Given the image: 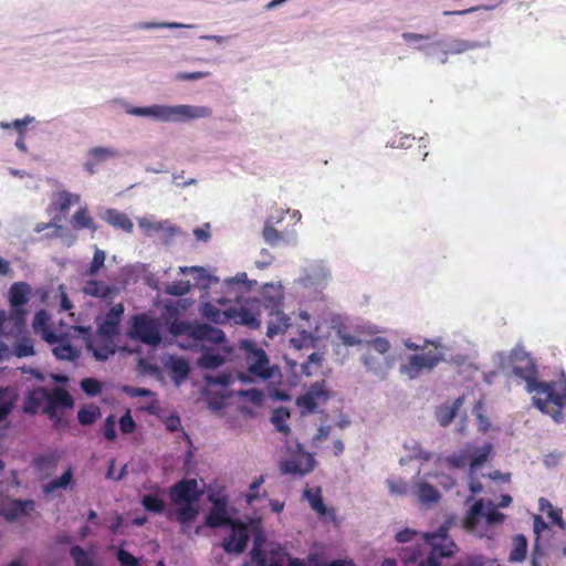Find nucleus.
<instances>
[{"label": "nucleus", "mask_w": 566, "mask_h": 566, "mask_svg": "<svg viewBox=\"0 0 566 566\" xmlns=\"http://www.w3.org/2000/svg\"><path fill=\"white\" fill-rule=\"evenodd\" d=\"M501 368H511L512 374L525 381V389L533 394L532 402L542 413L560 422L566 407V378L555 381L538 380V368L531 355L521 347L513 348Z\"/></svg>", "instance_id": "1"}, {"label": "nucleus", "mask_w": 566, "mask_h": 566, "mask_svg": "<svg viewBox=\"0 0 566 566\" xmlns=\"http://www.w3.org/2000/svg\"><path fill=\"white\" fill-rule=\"evenodd\" d=\"M282 306L283 292L281 287L274 284H265L260 297L249 298L245 305L239 307L235 319L239 324L250 328H259L261 310L269 311V315L273 318L268 324L266 335L273 337L284 333L290 326V317L283 313Z\"/></svg>", "instance_id": "2"}, {"label": "nucleus", "mask_w": 566, "mask_h": 566, "mask_svg": "<svg viewBox=\"0 0 566 566\" xmlns=\"http://www.w3.org/2000/svg\"><path fill=\"white\" fill-rule=\"evenodd\" d=\"M126 112L135 116H148L161 122H175L182 118H200L209 117L212 111L208 106H190V105H153L147 107L127 106Z\"/></svg>", "instance_id": "3"}, {"label": "nucleus", "mask_w": 566, "mask_h": 566, "mask_svg": "<svg viewBox=\"0 0 566 566\" xmlns=\"http://www.w3.org/2000/svg\"><path fill=\"white\" fill-rule=\"evenodd\" d=\"M366 353L361 361L366 369L380 378H385L392 367V358L389 357L390 342L386 337L376 336L366 340Z\"/></svg>", "instance_id": "4"}, {"label": "nucleus", "mask_w": 566, "mask_h": 566, "mask_svg": "<svg viewBox=\"0 0 566 566\" xmlns=\"http://www.w3.org/2000/svg\"><path fill=\"white\" fill-rule=\"evenodd\" d=\"M491 453L492 446L490 443L480 448L468 444L459 452L448 455L444 462L450 469H463L469 465V476L473 480L475 471L490 459Z\"/></svg>", "instance_id": "5"}, {"label": "nucleus", "mask_w": 566, "mask_h": 566, "mask_svg": "<svg viewBox=\"0 0 566 566\" xmlns=\"http://www.w3.org/2000/svg\"><path fill=\"white\" fill-rule=\"evenodd\" d=\"M434 346V350L429 349L423 354L411 355L407 363L400 366V373L408 376L410 379L417 378L422 371H430L444 359L443 353L438 350L440 344L434 342H427Z\"/></svg>", "instance_id": "6"}, {"label": "nucleus", "mask_w": 566, "mask_h": 566, "mask_svg": "<svg viewBox=\"0 0 566 566\" xmlns=\"http://www.w3.org/2000/svg\"><path fill=\"white\" fill-rule=\"evenodd\" d=\"M160 321L146 314L133 317L129 336L149 346H158L161 343Z\"/></svg>", "instance_id": "7"}, {"label": "nucleus", "mask_w": 566, "mask_h": 566, "mask_svg": "<svg viewBox=\"0 0 566 566\" xmlns=\"http://www.w3.org/2000/svg\"><path fill=\"white\" fill-rule=\"evenodd\" d=\"M243 347L247 352L248 371L253 376L263 380L271 379L275 371H279L277 366H271L266 353L255 346L253 342L245 340Z\"/></svg>", "instance_id": "8"}, {"label": "nucleus", "mask_w": 566, "mask_h": 566, "mask_svg": "<svg viewBox=\"0 0 566 566\" xmlns=\"http://www.w3.org/2000/svg\"><path fill=\"white\" fill-rule=\"evenodd\" d=\"M200 495L201 491L195 479H182L169 488V497L176 505L192 504L199 500Z\"/></svg>", "instance_id": "9"}, {"label": "nucleus", "mask_w": 566, "mask_h": 566, "mask_svg": "<svg viewBox=\"0 0 566 566\" xmlns=\"http://www.w3.org/2000/svg\"><path fill=\"white\" fill-rule=\"evenodd\" d=\"M123 314V304H116L111 307L104 317H97V337L113 340L119 333V323Z\"/></svg>", "instance_id": "10"}, {"label": "nucleus", "mask_w": 566, "mask_h": 566, "mask_svg": "<svg viewBox=\"0 0 566 566\" xmlns=\"http://www.w3.org/2000/svg\"><path fill=\"white\" fill-rule=\"evenodd\" d=\"M40 392L44 397L46 405L43 408V412L50 417L55 416L60 408H72L74 402L72 396L63 388H54L52 391L46 388L40 387Z\"/></svg>", "instance_id": "11"}, {"label": "nucleus", "mask_w": 566, "mask_h": 566, "mask_svg": "<svg viewBox=\"0 0 566 566\" xmlns=\"http://www.w3.org/2000/svg\"><path fill=\"white\" fill-rule=\"evenodd\" d=\"M230 527L231 534L223 539L222 547L228 554H242L249 542L248 527L240 521L233 523Z\"/></svg>", "instance_id": "12"}, {"label": "nucleus", "mask_w": 566, "mask_h": 566, "mask_svg": "<svg viewBox=\"0 0 566 566\" xmlns=\"http://www.w3.org/2000/svg\"><path fill=\"white\" fill-rule=\"evenodd\" d=\"M315 460L312 454L307 452H300L294 454L291 459L281 463L282 474H293L303 476L314 470Z\"/></svg>", "instance_id": "13"}, {"label": "nucleus", "mask_w": 566, "mask_h": 566, "mask_svg": "<svg viewBox=\"0 0 566 566\" xmlns=\"http://www.w3.org/2000/svg\"><path fill=\"white\" fill-rule=\"evenodd\" d=\"M237 522V520H232L228 514L226 499H217L213 501L212 507L206 517L207 526L212 528L231 526Z\"/></svg>", "instance_id": "14"}, {"label": "nucleus", "mask_w": 566, "mask_h": 566, "mask_svg": "<svg viewBox=\"0 0 566 566\" xmlns=\"http://www.w3.org/2000/svg\"><path fill=\"white\" fill-rule=\"evenodd\" d=\"M327 398L328 394L323 385L315 384L305 395L297 397L296 405L302 409V412L313 413L317 410V401Z\"/></svg>", "instance_id": "15"}, {"label": "nucleus", "mask_w": 566, "mask_h": 566, "mask_svg": "<svg viewBox=\"0 0 566 566\" xmlns=\"http://www.w3.org/2000/svg\"><path fill=\"white\" fill-rule=\"evenodd\" d=\"M35 507L33 500L13 499L2 509V515L7 521H15L21 516L29 515Z\"/></svg>", "instance_id": "16"}, {"label": "nucleus", "mask_w": 566, "mask_h": 566, "mask_svg": "<svg viewBox=\"0 0 566 566\" xmlns=\"http://www.w3.org/2000/svg\"><path fill=\"white\" fill-rule=\"evenodd\" d=\"M119 154L115 148L111 147H93L87 151V160L84 164L85 170L93 175L96 172V167L107 161L108 159L117 157Z\"/></svg>", "instance_id": "17"}, {"label": "nucleus", "mask_w": 566, "mask_h": 566, "mask_svg": "<svg viewBox=\"0 0 566 566\" xmlns=\"http://www.w3.org/2000/svg\"><path fill=\"white\" fill-rule=\"evenodd\" d=\"M101 218L113 228L120 229L126 233H132L134 230V223L129 217L116 209H106Z\"/></svg>", "instance_id": "18"}, {"label": "nucleus", "mask_w": 566, "mask_h": 566, "mask_svg": "<svg viewBox=\"0 0 566 566\" xmlns=\"http://www.w3.org/2000/svg\"><path fill=\"white\" fill-rule=\"evenodd\" d=\"M239 308H229L221 311L211 303H205L202 306V315L212 323L224 324L229 319H233L235 323V315H238Z\"/></svg>", "instance_id": "19"}, {"label": "nucleus", "mask_w": 566, "mask_h": 566, "mask_svg": "<svg viewBox=\"0 0 566 566\" xmlns=\"http://www.w3.org/2000/svg\"><path fill=\"white\" fill-rule=\"evenodd\" d=\"M31 287L25 282H15L9 289V302L14 311H19L20 307L29 302Z\"/></svg>", "instance_id": "20"}, {"label": "nucleus", "mask_w": 566, "mask_h": 566, "mask_svg": "<svg viewBox=\"0 0 566 566\" xmlns=\"http://www.w3.org/2000/svg\"><path fill=\"white\" fill-rule=\"evenodd\" d=\"M113 340H105L104 338L97 339V337L87 340V350L93 354L97 360H106L115 354V349L112 345Z\"/></svg>", "instance_id": "21"}, {"label": "nucleus", "mask_w": 566, "mask_h": 566, "mask_svg": "<svg viewBox=\"0 0 566 566\" xmlns=\"http://www.w3.org/2000/svg\"><path fill=\"white\" fill-rule=\"evenodd\" d=\"M72 228L76 231L87 229L92 233H95L98 229V226L95 223L92 218L87 207H81L75 211L71 219Z\"/></svg>", "instance_id": "22"}, {"label": "nucleus", "mask_w": 566, "mask_h": 566, "mask_svg": "<svg viewBox=\"0 0 566 566\" xmlns=\"http://www.w3.org/2000/svg\"><path fill=\"white\" fill-rule=\"evenodd\" d=\"M18 395L10 387L0 388V422L4 421L15 407Z\"/></svg>", "instance_id": "23"}, {"label": "nucleus", "mask_w": 566, "mask_h": 566, "mask_svg": "<svg viewBox=\"0 0 566 566\" xmlns=\"http://www.w3.org/2000/svg\"><path fill=\"white\" fill-rule=\"evenodd\" d=\"M539 511L551 520V522L557 525L560 530H566V523L563 520V511L559 507H555L547 499L541 497L538 500Z\"/></svg>", "instance_id": "24"}, {"label": "nucleus", "mask_w": 566, "mask_h": 566, "mask_svg": "<svg viewBox=\"0 0 566 566\" xmlns=\"http://www.w3.org/2000/svg\"><path fill=\"white\" fill-rule=\"evenodd\" d=\"M417 495L419 501L424 505H431L438 503L440 500V493L438 490L426 481H419L416 483Z\"/></svg>", "instance_id": "25"}, {"label": "nucleus", "mask_w": 566, "mask_h": 566, "mask_svg": "<svg viewBox=\"0 0 566 566\" xmlns=\"http://www.w3.org/2000/svg\"><path fill=\"white\" fill-rule=\"evenodd\" d=\"M265 539L262 535H256L253 541L252 549L250 551V565L254 566H268L266 554L263 551V544Z\"/></svg>", "instance_id": "26"}, {"label": "nucleus", "mask_w": 566, "mask_h": 566, "mask_svg": "<svg viewBox=\"0 0 566 566\" xmlns=\"http://www.w3.org/2000/svg\"><path fill=\"white\" fill-rule=\"evenodd\" d=\"M83 292L93 297L107 298L112 294V287L103 281L90 280L85 283Z\"/></svg>", "instance_id": "27"}, {"label": "nucleus", "mask_w": 566, "mask_h": 566, "mask_svg": "<svg viewBox=\"0 0 566 566\" xmlns=\"http://www.w3.org/2000/svg\"><path fill=\"white\" fill-rule=\"evenodd\" d=\"M513 548L510 553L509 560L511 563L523 562L527 555V539L524 535L517 534L512 541Z\"/></svg>", "instance_id": "28"}, {"label": "nucleus", "mask_w": 566, "mask_h": 566, "mask_svg": "<svg viewBox=\"0 0 566 566\" xmlns=\"http://www.w3.org/2000/svg\"><path fill=\"white\" fill-rule=\"evenodd\" d=\"M304 497L307 499L311 509L315 511L318 515L325 516L327 514L328 511L326 505L324 504L322 491L319 488L315 490L305 489Z\"/></svg>", "instance_id": "29"}, {"label": "nucleus", "mask_w": 566, "mask_h": 566, "mask_svg": "<svg viewBox=\"0 0 566 566\" xmlns=\"http://www.w3.org/2000/svg\"><path fill=\"white\" fill-rule=\"evenodd\" d=\"M462 403V398H458L452 406H442L437 410V419L443 427L450 424L455 418L458 409Z\"/></svg>", "instance_id": "30"}, {"label": "nucleus", "mask_w": 566, "mask_h": 566, "mask_svg": "<svg viewBox=\"0 0 566 566\" xmlns=\"http://www.w3.org/2000/svg\"><path fill=\"white\" fill-rule=\"evenodd\" d=\"M483 500H478L468 511L464 525L468 530H474L481 516L485 517Z\"/></svg>", "instance_id": "31"}, {"label": "nucleus", "mask_w": 566, "mask_h": 566, "mask_svg": "<svg viewBox=\"0 0 566 566\" xmlns=\"http://www.w3.org/2000/svg\"><path fill=\"white\" fill-rule=\"evenodd\" d=\"M78 202H80L78 195L71 193L66 190H62L56 193V200L54 201V206L60 212L65 213L69 211V209L72 205H75Z\"/></svg>", "instance_id": "32"}, {"label": "nucleus", "mask_w": 566, "mask_h": 566, "mask_svg": "<svg viewBox=\"0 0 566 566\" xmlns=\"http://www.w3.org/2000/svg\"><path fill=\"white\" fill-rule=\"evenodd\" d=\"M53 354L57 359L74 360L77 357V350L65 339L62 338L53 348Z\"/></svg>", "instance_id": "33"}, {"label": "nucleus", "mask_w": 566, "mask_h": 566, "mask_svg": "<svg viewBox=\"0 0 566 566\" xmlns=\"http://www.w3.org/2000/svg\"><path fill=\"white\" fill-rule=\"evenodd\" d=\"M142 505L147 512L161 514L165 511L166 503L156 494H145L142 497Z\"/></svg>", "instance_id": "34"}, {"label": "nucleus", "mask_w": 566, "mask_h": 566, "mask_svg": "<svg viewBox=\"0 0 566 566\" xmlns=\"http://www.w3.org/2000/svg\"><path fill=\"white\" fill-rule=\"evenodd\" d=\"M73 479V472L72 469L69 468L60 478L53 479L48 484L44 485V493L50 494L54 492L57 489H66Z\"/></svg>", "instance_id": "35"}, {"label": "nucleus", "mask_w": 566, "mask_h": 566, "mask_svg": "<svg viewBox=\"0 0 566 566\" xmlns=\"http://www.w3.org/2000/svg\"><path fill=\"white\" fill-rule=\"evenodd\" d=\"M70 555L74 560V566H95L92 557L80 545H74L71 547Z\"/></svg>", "instance_id": "36"}, {"label": "nucleus", "mask_w": 566, "mask_h": 566, "mask_svg": "<svg viewBox=\"0 0 566 566\" xmlns=\"http://www.w3.org/2000/svg\"><path fill=\"white\" fill-rule=\"evenodd\" d=\"M289 418H290L289 410L285 408H279V409L274 410L271 421L275 426L277 431H280L284 434H289L290 428L286 424V421Z\"/></svg>", "instance_id": "37"}, {"label": "nucleus", "mask_w": 566, "mask_h": 566, "mask_svg": "<svg viewBox=\"0 0 566 566\" xmlns=\"http://www.w3.org/2000/svg\"><path fill=\"white\" fill-rule=\"evenodd\" d=\"M13 353L19 358L33 356L35 354L33 340L29 337L20 338L13 347Z\"/></svg>", "instance_id": "38"}, {"label": "nucleus", "mask_w": 566, "mask_h": 566, "mask_svg": "<svg viewBox=\"0 0 566 566\" xmlns=\"http://www.w3.org/2000/svg\"><path fill=\"white\" fill-rule=\"evenodd\" d=\"M198 515V510L192 505L186 503L184 506H180L176 511V520L181 525H186L192 522Z\"/></svg>", "instance_id": "39"}, {"label": "nucleus", "mask_w": 566, "mask_h": 566, "mask_svg": "<svg viewBox=\"0 0 566 566\" xmlns=\"http://www.w3.org/2000/svg\"><path fill=\"white\" fill-rule=\"evenodd\" d=\"M43 400L44 397H42L39 387L27 397L23 411L31 415L35 413Z\"/></svg>", "instance_id": "40"}, {"label": "nucleus", "mask_w": 566, "mask_h": 566, "mask_svg": "<svg viewBox=\"0 0 566 566\" xmlns=\"http://www.w3.org/2000/svg\"><path fill=\"white\" fill-rule=\"evenodd\" d=\"M478 46H479V44L475 42L457 39L448 44V46L446 49V53L461 54L469 50L475 49Z\"/></svg>", "instance_id": "41"}, {"label": "nucleus", "mask_w": 566, "mask_h": 566, "mask_svg": "<svg viewBox=\"0 0 566 566\" xmlns=\"http://www.w3.org/2000/svg\"><path fill=\"white\" fill-rule=\"evenodd\" d=\"M98 416L99 410L96 407H83L77 412L78 422L83 426L94 423Z\"/></svg>", "instance_id": "42"}, {"label": "nucleus", "mask_w": 566, "mask_h": 566, "mask_svg": "<svg viewBox=\"0 0 566 566\" xmlns=\"http://www.w3.org/2000/svg\"><path fill=\"white\" fill-rule=\"evenodd\" d=\"M191 284L189 281H175L167 285L166 293L172 296H182L189 293Z\"/></svg>", "instance_id": "43"}, {"label": "nucleus", "mask_w": 566, "mask_h": 566, "mask_svg": "<svg viewBox=\"0 0 566 566\" xmlns=\"http://www.w3.org/2000/svg\"><path fill=\"white\" fill-rule=\"evenodd\" d=\"M106 260V254L103 250L96 249L93 255V260L86 271V274L90 276H94L98 273V271L104 266Z\"/></svg>", "instance_id": "44"}, {"label": "nucleus", "mask_w": 566, "mask_h": 566, "mask_svg": "<svg viewBox=\"0 0 566 566\" xmlns=\"http://www.w3.org/2000/svg\"><path fill=\"white\" fill-rule=\"evenodd\" d=\"M223 363H224L223 356H221L220 354H216V353H205L199 359L200 366H202L205 368H211V369L221 366Z\"/></svg>", "instance_id": "45"}, {"label": "nucleus", "mask_w": 566, "mask_h": 566, "mask_svg": "<svg viewBox=\"0 0 566 566\" xmlns=\"http://www.w3.org/2000/svg\"><path fill=\"white\" fill-rule=\"evenodd\" d=\"M387 485L392 495H406L408 493L409 485L406 481L399 478L388 479Z\"/></svg>", "instance_id": "46"}, {"label": "nucleus", "mask_w": 566, "mask_h": 566, "mask_svg": "<svg viewBox=\"0 0 566 566\" xmlns=\"http://www.w3.org/2000/svg\"><path fill=\"white\" fill-rule=\"evenodd\" d=\"M199 336L210 338L214 343H221L224 340V333L221 329L213 328L208 325L199 327Z\"/></svg>", "instance_id": "47"}, {"label": "nucleus", "mask_w": 566, "mask_h": 566, "mask_svg": "<svg viewBox=\"0 0 566 566\" xmlns=\"http://www.w3.org/2000/svg\"><path fill=\"white\" fill-rule=\"evenodd\" d=\"M81 388L88 396H97L102 391V384L95 378H84Z\"/></svg>", "instance_id": "48"}, {"label": "nucleus", "mask_w": 566, "mask_h": 566, "mask_svg": "<svg viewBox=\"0 0 566 566\" xmlns=\"http://www.w3.org/2000/svg\"><path fill=\"white\" fill-rule=\"evenodd\" d=\"M546 556V551L542 545L539 538L535 539L532 557H531V566H543V558Z\"/></svg>", "instance_id": "49"}, {"label": "nucleus", "mask_w": 566, "mask_h": 566, "mask_svg": "<svg viewBox=\"0 0 566 566\" xmlns=\"http://www.w3.org/2000/svg\"><path fill=\"white\" fill-rule=\"evenodd\" d=\"M263 238L269 244L275 245L283 239V235L273 226L265 224Z\"/></svg>", "instance_id": "50"}, {"label": "nucleus", "mask_w": 566, "mask_h": 566, "mask_svg": "<svg viewBox=\"0 0 566 566\" xmlns=\"http://www.w3.org/2000/svg\"><path fill=\"white\" fill-rule=\"evenodd\" d=\"M264 483V478L261 475L258 479H255L251 485L250 490L245 495V501L248 504H252L254 501H256L260 497L259 489Z\"/></svg>", "instance_id": "51"}, {"label": "nucleus", "mask_w": 566, "mask_h": 566, "mask_svg": "<svg viewBox=\"0 0 566 566\" xmlns=\"http://www.w3.org/2000/svg\"><path fill=\"white\" fill-rule=\"evenodd\" d=\"M338 337L342 340V344L345 346H365L366 347V340H363L361 338L348 333V332H338Z\"/></svg>", "instance_id": "52"}, {"label": "nucleus", "mask_w": 566, "mask_h": 566, "mask_svg": "<svg viewBox=\"0 0 566 566\" xmlns=\"http://www.w3.org/2000/svg\"><path fill=\"white\" fill-rule=\"evenodd\" d=\"M49 315L44 310H40L35 313L34 319H33V328L36 332H43V329L49 328Z\"/></svg>", "instance_id": "53"}, {"label": "nucleus", "mask_w": 566, "mask_h": 566, "mask_svg": "<svg viewBox=\"0 0 566 566\" xmlns=\"http://www.w3.org/2000/svg\"><path fill=\"white\" fill-rule=\"evenodd\" d=\"M485 520L489 525L502 523L504 514L499 512L492 502H489V509L485 512Z\"/></svg>", "instance_id": "54"}, {"label": "nucleus", "mask_w": 566, "mask_h": 566, "mask_svg": "<svg viewBox=\"0 0 566 566\" xmlns=\"http://www.w3.org/2000/svg\"><path fill=\"white\" fill-rule=\"evenodd\" d=\"M103 433L106 440L113 441L116 438V420L115 416L111 415L104 422Z\"/></svg>", "instance_id": "55"}, {"label": "nucleus", "mask_w": 566, "mask_h": 566, "mask_svg": "<svg viewBox=\"0 0 566 566\" xmlns=\"http://www.w3.org/2000/svg\"><path fill=\"white\" fill-rule=\"evenodd\" d=\"M136 428V423L129 411H126L119 419V429L123 433H132Z\"/></svg>", "instance_id": "56"}, {"label": "nucleus", "mask_w": 566, "mask_h": 566, "mask_svg": "<svg viewBox=\"0 0 566 566\" xmlns=\"http://www.w3.org/2000/svg\"><path fill=\"white\" fill-rule=\"evenodd\" d=\"M116 557L123 566H138V559L123 548L118 549Z\"/></svg>", "instance_id": "57"}, {"label": "nucleus", "mask_w": 566, "mask_h": 566, "mask_svg": "<svg viewBox=\"0 0 566 566\" xmlns=\"http://www.w3.org/2000/svg\"><path fill=\"white\" fill-rule=\"evenodd\" d=\"M124 391L130 397H149L153 395V391L147 388L139 387H125Z\"/></svg>", "instance_id": "58"}, {"label": "nucleus", "mask_w": 566, "mask_h": 566, "mask_svg": "<svg viewBox=\"0 0 566 566\" xmlns=\"http://www.w3.org/2000/svg\"><path fill=\"white\" fill-rule=\"evenodd\" d=\"M533 528H534V533L536 534V538H539L541 539V535L544 531H547L548 530V525L547 523L542 518V516L539 515H535L534 516V522H533Z\"/></svg>", "instance_id": "59"}, {"label": "nucleus", "mask_w": 566, "mask_h": 566, "mask_svg": "<svg viewBox=\"0 0 566 566\" xmlns=\"http://www.w3.org/2000/svg\"><path fill=\"white\" fill-rule=\"evenodd\" d=\"M34 118L32 116H25L23 119H15L12 123V127H14L20 135H24L27 130L28 124L32 123Z\"/></svg>", "instance_id": "60"}, {"label": "nucleus", "mask_w": 566, "mask_h": 566, "mask_svg": "<svg viewBox=\"0 0 566 566\" xmlns=\"http://www.w3.org/2000/svg\"><path fill=\"white\" fill-rule=\"evenodd\" d=\"M416 532L409 528L400 531L396 534V541L398 543H408L413 539Z\"/></svg>", "instance_id": "61"}, {"label": "nucleus", "mask_w": 566, "mask_h": 566, "mask_svg": "<svg viewBox=\"0 0 566 566\" xmlns=\"http://www.w3.org/2000/svg\"><path fill=\"white\" fill-rule=\"evenodd\" d=\"M166 428L170 432L179 430L181 426L180 418L178 416H169L165 421Z\"/></svg>", "instance_id": "62"}, {"label": "nucleus", "mask_w": 566, "mask_h": 566, "mask_svg": "<svg viewBox=\"0 0 566 566\" xmlns=\"http://www.w3.org/2000/svg\"><path fill=\"white\" fill-rule=\"evenodd\" d=\"M232 380V377L230 374L222 373L214 378H209L210 384L221 385V386H228L230 385Z\"/></svg>", "instance_id": "63"}, {"label": "nucleus", "mask_w": 566, "mask_h": 566, "mask_svg": "<svg viewBox=\"0 0 566 566\" xmlns=\"http://www.w3.org/2000/svg\"><path fill=\"white\" fill-rule=\"evenodd\" d=\"M41 334H42L43 339L52 345L57 344L63 338V337L57 336L54 332H52L50 327L46 329H43V332H41Z\"/></svg>", "instance_id": "64"}]
</instances>
